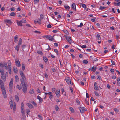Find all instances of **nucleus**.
Returning a JSON list of instances; mask_svg holds the SVG:
<instances>
[{"label": "nucleus", "mask_w": 120, "mask_h": 120, "mask_svg": "<svg viewBox=\"0 0 120 120\" xmlns=\"http://www.w3.org/2000/svg\"><path fill=\"white\" fill-rule=\"evenodd\" d=\"M21 83L23 86V91L24 93H26L27 92V89L28 86L26 82H21Z\"/></svg>", "instance_id": "nucleus-1"}, {"label": "nucleus", "mask_w": 120, "mask_h": 120, "mask_svg": "<svg viewBox=\"0 0 120 120\" xmlns=\"http://www.w3.org/2000/svg\"><path fill=\"white\" fill-rule=\"evenodd\" d=\"M20 73L22 77V78L20 79L21 82H26L25 76L23 72L22 71H20Z\"/></svg>", "instance_id": "nucleus-2"}, {"label": "nucleus", "mask_w": 120, "mask_h": 120, "mask_svg": "<svg viewBox=\"0 0 120 120\" xmlns=\"http://www.w3.org/2000/svg\"><path fill=\"white\" fill-rule=\"evenodd\" d=\"M44 38L45 37L46 38L48 39L49 40L52 41L53 40V36H52L50 35H46L43 36Z\"/></svg>", "instance_id": "nucleus-3"}, {"label": "nucleus", "mask_w": 120, "mask_h": 120, "mask_svg": "<svg viewBox=\"0 0 120 120\" xmlns=\"http://www.w3.org/2000/svg\"><path fill=\"white\" fill-rule=\"evenodd\" d=\"M79 109L80 110L81 113H83L85 111H86L87 110V109L86 108L82 107H80L79 108Z\"/></svg>", "instance_id": "nucleus-4"}, {"label": "nucleus", "mask_w": 120, "mask_h": 120, "mask_svg": "<svg viewBox=\"0 0 120 120\" xmlns=\"http://www.w3.org/2000/svg\"><path fill=\"white\" fill-rule=\"evenodd\" d=\"M65 80L67 83L68 85H70L71 83V80L70 78L68 77L65 78Z\"/></svg>", "instance_id": "nucleus-5"}, {"label": "nucleus", "mask_w": 120, "mask_h": 120, "mask_svg": "<svg viewBox=\"0 0 120 120\" xmlns=\"http://www.w3.org/2000/svg\"><path fill=\"white\" fill-rule=\"evenodd\" d=\"M15 63L17 66L18 67H20V63L18 59H15Z\"/></svg>", "instance_id": "nucleus-6"}, {"label": "nucleus", "mask_w": 120, "mask_h": 120, "mask_svg": "<svg viewBox=\"0 0 120 120\" xmlns=\"http://www.w3.org/2000/svg\"><path fill=\"white\" fill-rule=\"evenodd\" d=\"M66 40L69 42V43L70 44H71V43L72 42V41L70 37H67L66 38Z\"/></svg>", "instance_id": "nucleus-7"}, {"label": "nucleus", "mask_w": 120, "mask_h": 120, "mask_svg": "<svg viewBox=\"0 0 120 120\" xmlns=\"http://www.w3.org/2000/svg\"><path fill=\"white\" fill-rule=\"evenodd\" d=\"M2 89V94L6 93V90H5V87H4V85H2L1 86Z\"/></svg>", "instance_id": "nucleus-8"}, {"label": "nucleus", "mask_w": 120, "mask_h": 120, "mask_svg": "<svg viewBox=\"0 0 120 120\" xmlns=\"http://www.w3.org/2000/svg\"><path fill=\"white\" fill-rule=\"evenodd\" d=\"M55 93L56 95V96L57 97H60V92L59 89L57 90L56 91Z\"/></svg>", "instance_id": "nucleus-9"}, {"label": "nucleus", "mask_w": 120, "mask_h": 120, "mask_svg": "<svg viewBox=\"0 0 120 120\" xmlns=\"http://www.w3.org/2000/svg\"><path fill=\"white\" fill-rule=\"evenodd\" d=\"M26 105L28 106L29 108L30 109H33L34 108V107L30 103H27Z\"/></svg>", "instance_id": "nucleus-10"}, {"label": "nucleus", "mask_w": 120, "mask_h": 120, "mask_svg": "<svg viewBox=\"0 0 120 120\" xmlns=\"http://www.w3.org/2000/svg\"><path fill=\"white\" fill-rule=\"evenodd\" d=\"M94 88L95 90L96 91H98L99 89L97 84L96 82H95L94 83Z\"/></svg>", "instance_id": "nucleus-11"}, {"label": "nucleus", "mask_w": 120, "mask_h": 120, "mask_svg": "<svg viewBox=\"0 0 120 120\" xmlns=\"http://www.w3.org/2000/svg\"><path fill=\"white\" fill-rule=\"evenodd\" d=\"M71 7L74 11H76V4L75 3H73L72 4V5Z\"/></svg>", "instance_id": "nucleus-12"}, {"label": "nucleus", "mask_w": 120, "mask_h": 120, "mask_svg": "<svg viewBox=\"0 0 120 120\" xmlns=\"http://www.w3.org/2000/svg\"><path fill=\"white\" fill-rule=\"evenodd\" d=\"M2 79L4 82L6 80V76L4 74L1 75Z\"/></svg>", "instance_id": "nucleus-13"}, {"label": "nucleus", "mask_w": 120, "mask_h": 120, "mask_svg": "<svg viewBox=\"0 0 120 120\" xmlns=\"http://www.w3.org/2000/svg\"><path fill=\"white\" fill-rule=\"evenodd\" d=\"M4 21L8 24H11L12 23V22L10 20L6 19L4 20Z\"/></svg>", "instance_id": "nucleus-14"}, {"label": "nucleus", "mask_w": 120, "mask_h": 120, "mask_svg": "<svg viewBox=\"0 0 120 120\" xmlns=\"http://www.w3.org/2000/svg\"><path fill=\"white\" fill-rule=\"evenodd\" d=\"M22 40L21 38H20L18 41V45H20L22 44Z\"/></svg>", "instance_id": "nucleus-15"}, {"label": "nucleus", "mask_w": 120, "mask_h": 120, "mask_svg": "<svg viewBox=\"0 0 120 120\" xmlns=\"http://www.w3.org/2000/svg\"><path fill=\"white\" fill-rule=\"evenodd\" d=\"M64 7L65 9H66V10H69L70 9V7L67 4H65L64 5Z\"/></svg>", "instance_id": "nucleus-16"}, {"label": "nucleus", "mask_w": 120, "mask_h": 120, "mask_svg": "<svg viewBox=\"0 0 120 120\" xmlns=\"http://www.w3.org/2000/svg\"><path fill=\"white\" fill-rule=\"evenodd\" d=\"M17 23L18 26H22V23L20 21H18L17 20Z\"/></svg>", "instance_id": "nucleus-17"}, {"label": "nucleus", "mask_w": 120, "mask_h": 120, "mask_svg": "<svg viewBox=\"0 0 120 120\" xmlns=\"http://www.w3.org/2000/svg\"><path fill=\"white\" fill-rule=\"evenodd\" d=\"M114 4V5L115 6H120V2H114L113 3Z\"/></svg>", "instance_id": "nucleus-18"}, {"label": "nucleus", "mask_w": 120, "mask_h": 120, "mask_svg": "<svg viewBox=\"0 0 120 120\" xmlns=\"http://www.w3.org/2000/svg\"><path fill=\"white\" fill-rule=\"evenodd\" d=\"M0 72L1 74V75L4 74V71L3 68H1L0 69Z\"/></svg>", "instance_id": "nucleus-19"}, {"label": "nucleus", "mask_w": 120, "mask_h": 120, "mask_svg": "<svg viewBox=\"0 0 120 120\" xmlns=\"http://www.w3.org/2000/svg\"><path fill=\"white\" fill-rule=\"evenodd\" d=\"M31 102L34 106L35 107L37 106V104L34 101H31Z\"/></svg>", "instance_id": "nucleus-20"}, {"label": "nucleus", "mask_w": 120, "mask_h": 120, "mask_svg": "<svg viewBox=\"0 0 120 120\" xmlns=\"http://www.w3.org/2000/svg\"><path fill=\"white\" fill-rule=\"evenodd\" d=\"M49 93V98L50 99L52 98L53 96L52 94V92H49V93Z\"/></svg>", "instance_id": "nucleus-21"}, {"label": "nucleus", "mask_w": 120, "mask_h": 120, "mask_svg": "<svg viewBox=\"0 0 120 120\" xmlns=\"http://www.w3.org/2000/svg\"><path fill=\"white\" fill-rule=\"evenodd\" d=\"M18 36L17 35H16L15 36L14 38V41L15 42H16L18 41Z\"/></svg>", "instance_id": "nucleus-22"}, {"label": "nucleus", "mask_w": 120, "mask_h": 120, "mask_svg": "<svg viewBox=\"0 0 120 120\" xmlns=\"http://www.w3.org/2000/svg\"><path fill=\"white\" fill-rule=\"evenodd\" d=\"M21 111L22 114L23 116H24L25 114V112L24 109H21Z\"/></svg>", "instance_id": "nucleus-23"}, {"label": "nucleus", "mask_w": 120, "mask_h": 120, "mask_svg": "<svg viewBox=\"0 0 120 120\" xmlns=\"http://www.w3.org/2000/svg\"><path fill=\"white\" fill-rule=\"evenodd\" d=\"M15 96L16 101L18 102L19 100V97L16 95H15Z\"/></svg>", "instance_id": "nucleus-24"}, {"label": "nucleus", "mask_w": 120, "mask_h": 120, "mask_svg": "<svg viewBox=\"0 0 120 120\" xmlns=\"http://www.w3.org/2000/svg\"><path fill=\"white\" fill-rule=\"evenodd\" d=\"M61 90L62 92V94H63L64 96H65L66 95V94L64 92V89L63 88H62Z\"/></svg>", "instance_id": "nucleus-25"}, {"label": "nucleus", "mask_w": 120, "mask_h": 120, "mask_svg": "<svg viewBox=\"0 0 120 120\" xmlns=\"http://www.w3.org/2000/svg\"><path fill=\"white\" fill-rule=\"evenodd\" d=\"M96 39L97 40H99L101 39L100 35L99 34H97V35Z\"/></svg>", "instance_id": "nucleus-26"}, {"label": "nucleus", "mask_w": 120, "mask_h": 120, "mask_svg": "<svg viewBox=\"0 0 120 120\" xmlns=\"http://www.w3.org/2000/svg\"><path fill=\"white\" fill-rule=\"evenodd\" d=\"M13 70L15 73H16L17 72L18 70L17 68H13Z\"/></svg>", "instance_id": "nucleus-27"}, {"label": "nucleus", "mask_w": 120, "mask_h": 120, "mask_svg": "<svg viewBox=\"0 0 120 120\" xmlns=\"http://www.w3.org/2000/svg\"><path fill=\"white\" fill-rule=\"evenodd\" d=\"M79 4L81 5L82 7L85 9L86 8V5L83 3H80Z\"/></svg>", "instance_id": "nucleus-28"}, {"label": "nucleus", "mask_w": 120, "mask_h": 120, "mask_svg": "<svg viewBox=\"0 0 120 120\" xmlns=\"http://www.w3.org/2000/svg\"><path fill=\"white\" fill-rule=\"evenodd\" d=\"M117 83L118 85L120 86V78H118L117 80Z\"/></svg>", "instance_id": "nucleus-29"}, {"label": "nucleus", "mask_w": 120, "mask_h": 120, "mask_svg": "<svg viewBox=\"0 0 120 120\" xmlns=\"http://www.w3.org/2000/svg\"><path fill=\"white\" fill-rule=\"evenodd\" d=\"M12 86H9V90L10 91V92L11 93H12Z\"/></svg>", "instance_id": "nucleus-30"}, {"label": "nucleus", "mask_w": 120, "mask_h": 120, "mask_svg": "<svg viewBox=\"0 0 120 120\" xmlns=\"http://www.w3.org/2000/svg\"><path fill=\"white\" fill-rule=\"evenodd\" d=\"M13 104V102H10V107L11 109L12 108Z\"/></svg>", "instance_id": "nucleus-31"}, {"label": "nucleus", "mask_w": 120, "mask_h": 120, "mask_svg": "<svg viewBox=\"0 0 120 120\" xmlns=\"http://www.w3.org/2000/svg\"><path fill=\"white\" fill-rule=\"evenodd\" d=\"M41 19H38V22L40 24H41Z\"/></svg>", "instance_id": "nucleus-32"}, {"label": "nucleus", "mask_w": 120, "mask_h": 120, "mask_svg": "<svg viewBox=\"0 0 120 120\" xmlns=\"http://www.w3.org/2000/svg\"><path fill=\"white\" fill-rule=\"evenodd\" d=\"M8 68H11V63L10 60L8 61Z\"/></svg>", "instance_id": "nucleus-33"}, {"label": "nucleus", "mask_w": 120, "mask_h": 120, "mask_svg": "<svg viewBox=\"0 0 120 120\" xmlns=\"http://www.w3.org/2000/svg\"><path fill=\"white\" fill-rule=\"evenodd\" d=\"M43 59L44 61L45 62H47L48 61V59L46 57H44L43 58Z\"/></svg>", "instance_id": "nucleus-34"}, {"label": "nucleus", "mask_w": 120, "mask_h": 120, "mask_svg": "<svg viewBox=\"0 0 120 120\" xmlns=\"http://www.w3.org/2000/svg\"><path fill=\"white\" fill-rule=\"evenodd\" d=\"M4 66L5 68H8V65L7 63L5 62H3Z\"/></svg>", "instance_id": "nucleus-35"}, {"label": "nucleus", "mask_w": 120, "mask_h": 120, "mask_svg": "<svg viewBox=\"0 0 120 120\" xmlns=\"http://www.w3.org/2000/svg\"><path fill=\"white\" fill-rule=\"evenodd\" d=\"M16 105L15 103H14V105H13V110L14 111H15V109H16Z\"/></svg>", "instance_id": "nucleus-36"}, {"label": "nucleus", "mask_w": 120, "mask_h": 120, "mask_svg": "<svg viewBox=\"0 0 120 120\" xmlns=\"http://www.w3.org/2000/svg\"><path fill=\"white\" fill-rule=\"evenodd\" d=\"M19 47H20V45H16V47L15 48V50H16L17 51H18L19 50Z\"/></svg>", "instance_id": "nucleus-37"}, {"label": "nucleus", "mask_w": 120, "mask_h": 120, "mask_svg": "<svg viewBox=\"0 0 120 120\" xmlns=\"http://www.w3.org/2000/svg\"><path fill=\"white\" fill-rule=\"evenodd\" d=\"M2 95L4 98H7L6 93L2 94Z\"/></svg>", "instance_id": "nucleus-38"}, {"label": "nucleus", "mask_w": 120, "mask_h": 120, "mask_svg": "<svg viewBox=\"0 0 120 120\" xmlns=\"http://www.w3.org/2000/svg\"><path fill=\"white\" fill-rule=\"evenodd\" d=\"M15 81L16 82H18L19 81V78L17 75H16L15 77Z\"/></svg>", "instance_id": "nucleus-39"}, {"label": "nucleus", "mask_w": 120, "mask_h": 120, "mask_svg": "<svg viewBox=\"0 0 120 120\" xmlns=\"http://www.w3.org/2000/svg\"><path fill=\"white\" fill-rule=\"evenodd\" d=\"M16 15V14L14 12H11L10 14V15L13 16H15Z\"/></svg>", "instance_id": "nucleus-40"}, {"label": "nucleus", "mask_w": 120, "mask_h": 120, "mask_svg": "<svg viewBox=\"0 0 120 120\" xmlns=\"http://www.w3.org/2000/svg\"><path fill=\"white\" fill-rule=\"evenodd\" d=\"M70 111L72 113H73L74 112V110L73 108L71 107L70 108Z\"/></svg>", "instance_id": "nucleus-41"}, {"label": "nucleus", "mask_w": 120, "mask_h": 120, "mask_svg": "<svg viewBox=\"0 0 120 120\" xmlns=\"http://www.w3.org/2000/svg\"><path fill=\"white\" fill-rule=\"evenodd\" d=\"M44 18V16L42 14H41L40 15V19H41L42 20Z\"/></svg>", "instance_id": "nucleus-42"}, {"label": "nucleus", "mask_w": 120, "mask_h": 120, "mask_svg": "<svg viewBox=\"0 0 120 120\" xmlns=\"http://www.w3.org/2000/svg\"><path fill=\"white\" fill-rule=\"evenodd\" d=\"M16 87L19 90H21L22 88V87L21 86H20L19 85H17Z\"/></svg>", "instance_id": "nucleus-43"}, {"label": "nucleus", "mask_w": 120, "mask_h": 120, "mask_svg": "<svg viewBox=\"0 0 120 120\" xmlns=\"http://www.w3.org/2000/svg\"><path fill=\"white\" fill-rule=\"evenodd\" d=\"M34 90L33 89H30L29 91V93L30 94H33L34 92Z\"/></svg>", "instance_id": "nucleus-44"}, {"label": "nucleus", "mask_w": 120, "mask_h": 120, "mask_svg": "<svg viewBox=\"0 0 120 120\" xmlns=\"http://www.w3.org/2000/svg\"><path fill=\"white\" fill-rule=\"evenodd\" d=\"M118 99L117 98H115L114 99L113 101L114 102H115V103H117L118 101Z\"/></svg>", "instance_id": "nucleus-45"}, {"label": "nucleus", "mask_w": 120, "mask_h": 120, "mask_svg": "<svg viewBox=\"0 0 120 120\" xmlns=\"http://www.w3.org/2000/svg\"><path fill=\"white\" fill-rule=\"evenodd\" d=\"M114 110L115 112H118L119 111V110L116 108H115L114 109Z\"/></svg>", "instance_id": "nucleus-46"}, {"label": "nucleus", "mask_w": 120, "mask_h": 120, "mask_svg": "<svg viewBox=\"0 0 120 120\" xmlns=\"http://www.w3.org/2000/svg\"><path fill=\"white\" fill-rule=\"evenodd\" d=\"M83 26V23L82 22H81L80 23V24L79 25L77 26L78 27H82Z\"/></svg>", "instance_id": "nucleus-47"}, {"label": "nucleus", "mask_w": 120, "mask_h": 120, "mask_svg": "<svg viewBox=\"0 0 120 120\" xmlns=\"http://www.w3.org/2000/svg\"><path fill=\"white\" fill-rule=\"evenodd\" d=\"M24 109V105L23 103L22 102L21 104V109Z\"/></svg>", "instance_id": "nucleus-48"}, {"label": "nucleus", "mask_w": 120, "mask_h": 120, "mask_svg": "<svg viewBox=\"0 0 120 120\" xmlns=\"http://www.w3.org/2000/svg\"><path fill=\"white\" fill-rule=\"evenodd\" d=\"M94 93L95 95L97 96H99V94L98 92L96 91H95Z\"/></svg>", "instance_id": "nucleus-49"}, {"label": "nucleus", "mask_w": 120, "mask_h": 120, "mask_svg": "<svg viewBox=\"0 0 120 120\" xmlns=\"http://www.w3.org/2000/svg\"><path fill=\"white\" fill-rule=\"evenodd\" d=\"M54 52L57 55H58L59 53L57 49H55L54 50Z\"/></svg>", "instance_id": "nucleus-50"}, {"label": "nucleus", "mask_w": 120, "mask_h": 120, "mask_svg": "<svg viewBox=\"0 0 120 120\" xmlns=\"http://www.w3.org/2000/svg\"><path fill=\"white\" fill-rule=\"evenodd\" d=\"M106 7H105L100 6V8L101 10H103L106 8Z\"/></svg>", "instance_id": "nucleus-51"}, {"label": "nucleus", "mask_w": 120, "mask_h": 120, "mask_svg": "<svg viewBox=\"0 0 120 120\" xmlns=\"http://www.w3.org/2000/svg\"><path fill=\"white\" fill-rule=\"evenodd\" d=\"M94 61H98V59L97 58H94L92 59Z\"/></svg>", "instance_id": "nucleus-52"}, {"label": "nucleus", "mask_w": 120, "mask_h": 120, "mask_svg": "<svg viewBox=\"0 0 120 120\" xmlns=\"http://www.w3.org/2000/svg\"><path fill=\"white\" fill-rule=\"evenodd\" d=\"M26 113H27V114L29 115V112H30V110L29 109H26Z\"/></svg>", "instance_id": "nucleus-53"}, {"label": "nucleus", "mask_w": 120, "mask_h": 120, "mask_svg": "<svg viewBox=\"0 0 120 120\" xmlns=\"http://www.w3.org/2000/svg\"><path fill=\"white\" fill-rule=\"evenodd\" d=\"M22 23H25L26 22V21L25 20L22 19L20 21Z\"/></svg>", "instance_id": "nucleus-54"}, {"label": "nucleus", "mask_w": 120, "mask_h": 120, "mask_svg": "<svg viewBox=\"0 0 120 120\" xmlns=\"http://www.w3.org/2000/svg\"><path fill=\"white\" fill-rule=\"evenodd\" d=\"M26 45H23L22 46V49L23 51H24V49L25 48Z\"/></svg>", "instance_id": "nucleus-55"}, {"label": "nucleus", "mask_w": 120, "mask_h": 120, "mask_svg": "<svg viewBox=\"0 0 120 120\" xmlns=\"http://www.w3.org/2000/svg\"><path fill=\"white\" fill-rule=\"evenodd\" d=\"M83 63L85 64H87L88 63L87 61L86 60H83Z\"/></svg>", "instance_id": "nucleus-56"}, {"label": "nucleus", "mask_w": 120, "mask_h": 120, "mask_svg": "<svg viewBox=\"0 0 120 120\" xmlns=\"http://www.w3.org/2000/svg\"><path fill=\"white\" fill-rule=\"evenodd\" d=\"M51 17L53 18V19H54L56 21H58L55 18H54V15L53 14H51Z\"/></svg>", "instance_id": "nucleus-57"}, {"label": "nucleus", "mask_w": 120, "mask_h": 120, "mask_svg": "<svg viewBox=\"0 0 120 120\" xmlns=\"http://www.w3.org/2000/svg\"><path fill=\"white\" fill-rule=\"evenodd\" d=\"M85 102L86 104L88 105H89V103L87 101V99L86 98L85 99Z\"/></svg>", "instance_id": "nucleus-58"}, {"label": "nucleus", "mask_w": 120, "mask_h": 120, "mask_svg": "<svg viewBox=\"0 0 120 120\" xmlns=\"http://www.w3.org/2000/svg\"><path fill=\"white\" fill-rule=\"evenodd\" d=\"M13 102V98L11 97L10 98V102Z\"/></svg>", "instance_id": "nucleus-59"}, {"label": "nucleus", "mask_w": 120, "mask_h": 120, "mask_svg": "<svg viewBox=\"0 0 120 120\" xmlns=\"http://www.w3.org/2000/svg\"><path fill=\"white\" fill-rule=\"evenodd\" d=\"M13 82L10 81L9 84V86H13Z\"/></svg>", "instance_id": "nucleus-60"}, {"label": "nucleus", "mask_w": 120, "mask_h": 120, "mask_svg": "<svg viewBox=\"0 0 120 120\" xmlns=\"http://www.w3.org/2000/svg\"><path fill=\"white\" fill-rule=\"evenodd\" d=\"M55 110L56 111H57L58 110V109L59 108L58 106H57V105H56L55 106Z\"/></svg>", "instance_id": "nucleus-61"}, {"label": "nucleus", "mask_w": 120, "mask_h": 120, "mask_svg": "<svg viewBox=\"0 0 120 120\" xmlns=\"http://www.w3.org/2000/svg\"><path fill=\"white\" fill-rule=\"evenodd\" d=\"M39 103H42V102H43V100L41 98L40 99H39Z\"/></svg>", "instance_id": "nucleus-62"}, {"label": "nucleus", "mask_w": 120, "mask_h": 120, "mask_svg": "<svg viewBox=\"0 0 120 120\" xmlns=\"http://www.w3.org/2000/svg\"><path fill=\"white\" fill-rule=\"evenodd\" d=\"M80 47L82 48H86V46L85 45H83L82 46H81Z\"/></svg>", "instance_id": "nucleus-63"}, {"label": "nucleus", "mask_w": 120, "mask_h": 120, "mask_svg": "<svg viewBox=\"0 0 120 120\" xmlns=\"http://www.w3.org/2000/svg\"><path fill=\"white\" fill-rule=\"evenodd\" d=\"M51 70L53 72H55L56 71V69L54 68H52Z\"/></svg>", "instance_id": "nucleus-64"}]
</instances>
